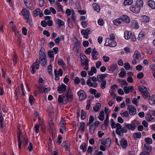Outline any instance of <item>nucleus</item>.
<instances>
[{
	"label": "nucleus",
	"instance_id": "nucleus-24",
	"mask_svg": "<svg viewBox=\"0 0 155 155\" xmlns=\"http://www.w3.org/2000/svg\"><path fill=\"white\" fill-rule=\"evenodd\" d=\"M149 6L152 9L155 8V2L153 1L150 0L148 3Z\"/></svg>",
	"mask_w": 155,
	"mask_h": 155
},
{
	"label": "nucleus",
	"instance_id": "nucleus-13",
	"mask_svg": "<svg viewBox=\"0 0 155 155\" xmlns=\"http://www.w3.org/2000/svg\"><path fill=\"white\" fill-rule=\"evenodd\" d=\"M91 28H87L85 30L82 29L81 31V33L82 35H85L86 34L89 35L91 33Z\"/></svg>",
	"mask_w": 155,
	"mask_h": 155
},
{
	"label": "nucleus",
	"instance_id": "nucleus-21",
	"mask_svg": "<svg viewBox=\"0 0 155 155\" xmlns=\"http://www.w3.org/2000/svg\"><path fill=\"white\" fill-rule=\"evenodd\" d=\"M115 128L117 127L116 130V132L117 134H120V129L121 128L122 126L120 124L118 123H117L116 124L115 126Z\"/></svg>",
	"mask_w": 155,
	"mask_h": 155
},
{
	"label": "nucleus",
	"instance_id": "nucleus-53",
	"mask_svg": "<svg viewBox=\"0 0 155 155\" xmlns=\"http://www.w3.org/2000/svg\"><path fill=\"white\" fill-rule=\"evenodd\" d=\"M121 116L122 117H129V114L128 112L127 111H125L123 113H121L120 114Z\"/></svg>",
	"mask_w": 155,
	"mask_h": 155
},
{
	"label": "nucleus",
	"instance_id": "nucleus-23",
	"mask_svg": "<svg viewBox=\"0 0 155 155\" xmlns=\"http://www.w3.org/2000/svg\"><path fill=\"white\" fill-rule=\"evenodd\" d=\"M120 134H117L118 135H121V133H127V128L125 127V126L124 124V127H121V128L120 129Z\"/></svg>",
	"mask_w": 155,
	"mask_h": 155
},
{
	"label": "nucleus",
	"instance_id": "nucleus-28",
	"mask_svg": "<svg viewBox=\"0 0 155 155\" xmlns=\"http://www.w3.org/2000/svg\"><path fill=\"white\" fill-rule=\"evenodd\" d=\"M4 118L2 115V113H0V128H2L3 125Z\"/></svg>",
	"mask_w": 155,
	"mask_h": 155
},
{
	"label": "nucleus",
	"instance_id": "nucleus-6",
	"mask_svg": "<svg viewBox=\"0 0 155 155\" xmlns=\"http://www.w3.org/2000/svg\"><path fill=\"white\" fill-rule=\"evenodd\" d=\"M100 124V122L99 121H96L92 124L90 126L89 128L90 132L92 134L94 133L95 129L98 127V125Z\"/></svg>",
	"mask_w": 155,
	"mask_h": 155
},
{
	"label": "nucleus",
	"instance_id": "nucleus-16",
	"mask_svg": "<svg viewBox=\"0 0 155 155\" xmlns=\"http://www.w3.org/2000/svg\"><path fill=\"white\" fill-rule=\"evenodd\" d=\"M122 20L121 18L119 19L114 20V25L118 26L119 25L121 24L122 23Z\"/></svg>",
	"mask_w": 155,
	"mask_h": 155
},
{
	"label": "nucleus",
	"instance_id": "nucleus-38",
	"mask_svg": "<svg viewBox=\"0 0 155 155\" xmlns=\"http://www.w3.org/2000/svg\"><path fill=\"white\" fill-rule=\"evenodd\" d=\"M106 144V147H109L111 143V140L110 138H107L105 141Z\"/></svg>",
	"mask_w": 155,
	"mask_h": 155
},
{
	"label": "nucleus",
	"instance_id": "nucleus-14",
	"mask_svg": "<svg viewBox=\"0 0 155 155\" xmlns=\"http://www.w3.org/2000/svg\"><path fill=\"white\" fill-rule=\"evenodd\" d=\"M107 74L98 75L97 76L98 81L99 82H101L102 79L107 77Z\"/></svg>",
	"mask_w": 155,
	"mask_h": 155
},
{
	"label": "nucleus",
	"instance_id": "nucleus-41",
	"mask_svg": "<svg viewBox=\"0 0 155 155\" xmlns=\"http://www.w3.org/2000/svg\"><path fill=\"white\" fill-rule=\"evenodd\" d=\"M23 143L24 147H25L26 146L28 143V138L26 136L23 138Z\"/></svg>",
	"mask_w": 155,
	"mask_h": 155
},
{
	"label": "nucleus",
	"instance_id": "nucleus-62",
	"mask_svg": "<svg viewBox=\"0 0 155 155\" xmlns=\"http://www.w3.org/2000/svg\"><path fill=\"white\" fill-rule=\"evenodd\" d=\"M144 76L143 74V72H140L137 75V78L139 79H141Z\"/></svg>",
	"mask_w": 155,
	"mask_h": 155
},
{
	"label": "nucleus",
	"instance_id": "nucleus-1",
	"mask_svg": "<svg viewBox=\"0 0 155 155\" xmlns=\"http://www.w3.org/2000/svg\"><path fill=\"white\" fill-rule=\"evenodd\" d=\"M45 49L42 47L39 51V54L40 59H37L34 63V64H39L40 60H41L42 62L41 63L42 66H44L46 65L47 64V60L46 58V54L45 52Z\"/></svg>",
	"mask_w": 155,
	"mask_h": 155
},
{
	"label": "nucleus",
	"instance_id": "nucleus-64",
	"mask_svg": "<svg viewBox=\"0 0 155 155\" xmlns=\"http://www.w3.org/2000/svg\"><path fill=\"white\" fill-rule=\"evenodd\" d=\"M38 88L39 89V91L40 93H44V91H45L44 87L41 86H39L38 87Z\"/></svg>",
	"mask_w": 155,
	"mask_h": 155
},
{
	"label": "nucleus",
	"instance_id": "nucleus-56",
	"mask_svg": "<svg viewBox=\"0 0 155 155\" xmlns=\"http://www.w3.org/2000/svg\"><path fill=\"white\" fill-rule=\"evenodd\" d=\"M58 63L59 65H61L63 66H65V64L63 60L61 59L58 61Z\"/></svg>",
	"mask_w": 155,
	"mask_h": 155
},
{
	"label": "nucleus",
	"instance_id": "nucleus-5",
	"mask_svg": "<svg viewBox=\"0 0 155 155\" xmlns=\"http://www.w3.org/2000/svg\"><path fill=\"white\" fill-rule=\"evenodd\" d=\"M116 45V42L114 40L108 38H106V42L104 44L105 46H108L112 47H115Z\"/></svg>",
	"mask_w": 155,
	"mask_h": 155
},
{
	"label": "nucleus",
	"instance_id": "nucleus-58",
	"mask_svg": "<svg viewBox=\"0 0 155 155\" xmlns=\"http://www.w3.org/2000/svg\"><path fill=\"white\" fill-rule=\"evenodd\" d=\"M117 67V65L115 64H113L111 66L110 69H109V71H113L116 68V67Z\"/></svg>",
	"mask_w": 155,
	"mask_h": 155
},
{
	"label": "nucleus",
	"instance_id": "nucleus-15",
	"mask_svg": "<svg viewBox=\"0 0 155 155\" xmlns=\"http://www.w3.org/2000/svg\"><path fill=\"white\" fill-rule=\"evenodd\" d=\"M81 63L83 64L88 63V61L87 60V57L85 55H82V57H81Z\"/></svg>",
	"mask_w": 155,
	"mask_h": 155
},
{
	"label": "nucleus",
	"instance_id": "nucleus-44",
	"mask_svg": "<svg viewBox=\"0 0 155 155\" xmlns=\"http://www.w3.org/2000/svg\"><path fill=\"white\" fill-rule=\"evenodd\" d=\"M124 67L126 69L128 70L129 69L131 70L132 68V67H131L130 64L128 63H126L124 64Z\"/></svg>",
	"mask_w": 155,
	"mask_h": 155
},
{
	"label": "nucleus",
	"instance_id": "nucleus-51",
	"mask_svg": "<svg viewBox=\"0 0 155 155\" xmlns=\"http://www.w3.org/2000/svg\"><path fill=\"white\" fill-rule=\"evenodd\" d=\"M140 53L138 51H135L134 54L133 55V57L134 58L136 59H138L139 58V56L140 54Z\"/></svg>",
	"mask_w": 155,
	"mask_h": 155
},
{
	"label": "nucleus",
	"instance_id": "nucleus-35",
	"mask_svg": "<svg viewBox=\"0 0 155 155\" xmlns=\"http://www.w3.org/2000/svg\"><path fill=\"white\" fill-rule=\"evenodd\" d=\"M24 3L26 6L28 8L31 10H32L33 9V4H33V3H32V4H31V3H30V4L28 5L27 4L28 3V2L27 1V0H26V1H25Z\"/></svg>",
	"mask_w": 155,
	"mask_h": 155
},
{
	"label": "nucleus",
	"instance_id": "nucleus-20",
	"mask_svg": "<svg viewBox=\"0 0 155 155\" xmlns=\"http://www.w3.org/2000/svg\"><path fill=\"white\" fill-rule=\"evenodd\" d=\"M149 102L151 104L155 103V94L151 96L149 99Z\"/></svg>",
	"mask_w": 155,
	"mask_h": 155
},
{
	"label": "nucleus",
	"instance_id": "nucleus-26",
	"mask_svg": "<svg viewBox=\"0 0 155 155\" xmlns=\"http://www.w3.org/2000/svg\"><path fill=\"white\" fill-rule=\"evenodd\" d=\"M21 131H20V134H18V146L20 149H21V144L22 143V140H21L20 138L21 135Z\"/></svg>",
	"mask_w": 155,
	"mask_h": 155
},
{
	"label": "nucleus",
	"instance_id": "nucleus-10",
	"mask_svg": "<svg viewBox=\"0 0 155 155\" xmlns=\"http://www.w3.org/2000/svg\"><path fill=\"white\" fill-rule=\"evenodd\" d=\"M66 86L64 84H62L60 86H59L58 87V90L59 93H61L63 91L66 90Z\"/></svg>",
	"mask_w": 155,
	"mask_h": 155
},
{
	"label": "nucleus",
	"instance_id": "nucleus-29",
	"mask_svg": "<svg viewBox=\"0 0 155 155\" xmlns=\"http://www.w3.org/2000/svg\"><path fill=\"white\" fill-rule=\"evenodd\" d=\"M141 18L142 21L145 22H148L150 19L146 15L142 16Z\"/></svg>",
	"mask_w": 155,
	"mask_h": 155
},
{
	"label": "nucleus",
	"instance_id": "nucleus-17",
	"mask_svg": "<svg viewBox=\"0 0 155 155\" xmlns=\"http://www.w3.org/2000/svg\"><path fill=\"white\" fill-rule=\"evenodd\" d=\"M130 9L132 12L135 13L139 12L140 11V8L137 6L134 7V6H131L130 7Z\"/></svg>",
	"mask_w": 155,
	"mask_h": 155
},
{
	"label": "nucleus",
	"instance_id": "nucleus-39",
	"mask_svg": "<svg viewBox=\"0 0 155 155\" xmlns=\"http://www.w3.org/2000/svg\"><path fill=\"white\" fill-rule=\"evenodd\" d=\"M93 6L94 9L97 12H99L100 11V6L97 4L96 3H94L93 4Z\"/></svg>",
	"mask_w": 155,
	"mask_h": 155
},
{
	"label": "nucleus",
	"instance_id": "nucleus-31",
	"mask_svg": "<svg viewBox=\"0 0 155 155\" xmlns=\"http://www.w3.org/2000/svg\"><path fill=\"white\" fill-rule=\"evenodd\" d=\"M101 104L99 103L96 104V105L94 107L93 110L95 112H97L100 109V107H101Z\"/></svg>",
	"mask_w": 155,
	"mask_h": 155
},
{
	"label": "nucleus",
	"instance_id": "nucleus-7",
	"mask_svg": "<svg viewBox=\"0 0 155 155\" xmlns=\"http://www.w3.org/2000/svg\"><path fill=\"white\" fill-rule=\"evenodd\" d=\"M78 95L79 96V99L81 101L84 100L87 97V95L85 92L82 90L78 91L77 93Z\"/></svg>",
	"mask_w": 155,
	"mask_h": 155
},
{
	"label": "nucleus",
	"instance_id": "nucleus-47",
	"mask_svg": "<svg viewBox=\"0 0 155 155\" xmlns=\"http://www.w3.org/2000/svg\"><path fill=\"white\" fill-rule=\"evenodd\" d=\"M85 124L84 122H81L80 123L79 129H81L83 131H84L85 130Z\"/></svg>",
	"mask_w": 155,
	"mask_h": 155
},
{
	"label": "nucleus",
	"instance_id": "nucleus-45",
	"mask_svg": "<svg viewBox=\"0 0 155 155\" xmlns=\"http://www.w3.org/2000/svg\"><path fill=\"white\" fill-rule=\"evenodd\" d=\"M145 140L146 143H147V144L149 145L151 144L152 143V139L150 137H147L145 139Z\"/></svg>",
	"mask_w": 155,
	"mask_h": 155
},
{
	"label": "nucleus",
	"instance_id": "nucleus-61",
	"mask_svg": "<svg viewBox=\"0 0 155 155\" xmlns=\"http://www.w3.org/2000/svg\"><path fill=\"white\" fill-rule=\"evenodd\" d=\"M22 34L25 35H27V29L26 28L23 27L22 28Z\"/></svg>",
	"mask_w": 155,
	"mask_h": 155
},
{
	"label": "nucleus",
	"instance_id": "nucleus-52",
	"mask_svg": "<svg viewBox=\"0 0 155 155\" xmlns=\"http://www.w3.org/2000/svg\"><path fill=\"white\" fill-rule=\"evenodd\" d=\"M109 118L108 115H107L106 117L105 120H104V124L105 125V127H107L108 126V124H109Z\"/></svg>",
	"mask_w": 155,
	"mask_h": 155
},
{
	"label": "nucleus",
	"instance_id": "nucleus-9",
	"mask_svg": "<svg viewBox=\"0 0 155 155\" xmlns=\"http://www.w3.org/2000/svg\"><path fill=\"white\" fill-rule=\"evenodd\" d=\"M127 110H128L129 113L130 115H134L136 113V109L134 106L128 105L127 107Z\"/></svg>",
	"mask_w": 155,
	"mask_h": 155
},
{
	"label": "nucleus",
	"instance_id": "nucleus-59",
	"mask_svg": "<svg viewBox=\"0 0 155 155\" xmlns=\"http://www.w3.org/2000/svg\"><path fill=\"white\" fill-rule=\"evenodd\" d=\"M34 99V97L32 95H31L29 98V102L30 104L32 105L34 103L33 100Z\"/></svg>",
	"mask_w": 155,
	"mask_h": 155
},
{
	"label": "nucleus",
	"instance_id": "nucleus-54",
	"mask_svg": "<svg viewBox=\"0 0 155 155\" xmlns=\"http://www.w3.org/2000/svg\"><path fill=\"white\" fill-rule=\"evenodd\" d=\"M52 66L51 64H50V65L48 66V73L49 74H52V73L51 72L52 70Z\"/></svg>",
	"mask_w": 155,
	"mask_h": 155
},
{
	"label": "nucleus",
	"instance_id": "nucleus-55",
	"mask_svg": "<svg viewBox=\"0 0 155 155\" xmlns=\"http://www.w3.org/2000/svg\"><path fill=\"white\" fill-rule=\"evenodd\" d=\"M110 123H111V127L112 128L114 129L115 128L116 124L114 120L112 119L110 120Z\"/></svg>",
	"mask_w": 155,
	"mask_h": 155
},
{
	"label": "nucleus",
	"instance_id": "nucleus-22",
	"mask_svg": "<svg viewBox=\"0 0 155 155\" xmlns=\"http://www.w3.org/2000/svg\"><path fill=\"white\" fill-rule=\"evenodd\" d=\"M145 118L146 120L148 122L151 121L154 119L153 117H152L150 113L147 114L146 115Z\"/></svg>",
	"mask_w": 155,
	"mask_h": 155
},
{
	"label": "nucleus",
	"instance_id": "nucleus-36",
	"mask_svg": "<svg viewBox=\"0 0 155 155\" xmlns=\"http://www.w3.org/2000/svg\"><path fill=\"white\" fill-rule=\"evenodd\" d=\"M121 70H123V71H120L119 74V76L120 77L123 78L125 77L126 73V72L124 71V68H122Z\"/></svg>",
	"mask_w": 155,
	"mask_h": 155
},
{
	"label": "nucleus",
	"instance_id": "nucleus-2",
	"mask_svg": "<svg viewBox=\"0 0 155 155\" xmlns=\"http://www.w3.org/2000/svg\"><path fill=\"white\" fill-rule=\"evenodd\" d=\"M139 91L142 93L144 99H146L150 97L149 93L147 91V88L143 86H140L138 87Z\"/></svg>",
	"mask_w": 155,
	"mask_h": 155
},
{
	"label": "nucleus",
	"instance_id": "nucleus-40",
	"mask_svg": "<svg viewBox=\"0 0 155 155\" xmlns=\"http://www.w3.org/2000/svg\"><path fill=\"white\" fill-rule=\"evenodd\" d=\"M57 22L58 25L59 27L63 26L64 24V23L63 21L62 20L59 19L57 20Z\"/></svg>",
	"mask_w": 155,
	"mask_h": 155
},
{
	"label": "nucleus",
	"instance_id": "nucleus-43",
	"mask_svg": "<svg viewBox=\"0 0 155 155\" xmlns=\"http://www.w3.org/2000/svg\"><path fill=\"white\" fill-rule=\"evenodd\" d=\"M136 3L138 8L142 7L143 5V2L142 0H137Z\"/></svg>",
	"mask_w": 155,
	"mask_h": 155
},
{
	"label": "nucleus",
	"instance_id": "nucleus-48",
	"mask_svg": "<svg viewBox=\"0 0 155 155\" xmlns=\"http://www.w3.org/2000/svg\"><path fill=\"white\" fill-rule=\"evenodd\" d=\"M106 81L105 80L102 81L101 84V88L102 89H104L106 87Z\"/></svg>",
	"mask_w": 155,
	"mask_h": 155
},
{
	"label": "nucleus",
	"instance_id": "nucleus-57",
	"mask_svg": "<svg viewBox=\"0 0 155 155\" xmlns=\"http://www.w3.org/2000/svg\"><path fill=\"white\" fill-rule=\"evenodd\" d=\"M39 125L38 124H36L34 126V130L36 133H38L39 131Z\"/></svg>",
	"mask_w": 155,
	"mask_h": 155
},
{
	"label": "nucleus",
	"instance_id": "nucleus-32",
	"mask_svg": "<svg viewBox=\"0 0 155 155\" xmlns=\"http://www.w3.org/2000/svg\"><path fill=\"white\" fill-rule=\"evenodd\" d=\"M87 145L85 143H83L80 146V148L82 150L83 152H85L87 150Z\"/></svg>",
	"mask_w": 155,
	"mask_h": 155
},
{
	"label": "nucleus",
	"instance_id": "nucleus-18",
	"mask_svg": "<svg viewBox=\"0 0 155 155\" xmlns=\"http://www.w3.org/2000/svg\"><path fill=\"white\" fill-rule=\"evenodd\" d=\"M141 137V134L140 132L134 133L133 136V137L135 139L137 138H140Z\"/></svg>",
	"mask_w": 155,
	"mask_h": 155
},
{
	"label": "nucleus",
	"instance_id": "nucleus-3",
	"mask_svg": "<svg viewBox=\"0 0 155 155\" xmlns=\"http://www.w3.org/2000/svg\"><path fill=\"white\" fill-rule=\"evenodd\" d=\"M138 122L136 120H134L132 122L131 124L127 123H124L125 126V127L127 128V130L134 131L135 129L137 124Z\"/></svg>",
	"mask_w": 155,
	"mask_h": 155
},
{
	"label": "nucleus",
	"instance_id": "nucleus-30",
	"mask_svg": "<svg viewBox=\"0 0 155 155\" xmlns=\"http://www.w3.org/2000/svg\"><path fill=\"white\" fill-rule=\"evenodd\" d=\"M144 35L143 32H140L139 34L137 39L141 41L144 38Z\"/></svg>",
	"mask_w": 155,
	"mask_h": 155
},
{
	"label": "nucleus",
	"instance_id": "nucleus-60",
	"mask_svg": "<svg viewBox=\"0 0 155 155\" xmlns=\"http://www.w3.org/2000/svg\"><path fill=\"white\" fill-rule=\"evenodd\" d=\"M48 55L49 57L51 58H54V55L52 51H49L48 52Z\"/></svg>",
	"mask_w": 155,
	"mask_h": 155
},
{
	"label": "nucleus",
	"instance_id": "nucleus-11",
	"mask_svg": "<svg viewBox=\"0 0 155 155\" xmlns=\"http://www.w3.org/2000/svg\"><path fill=\"white\" fill-rule=\"evenodd\" d=\"M120 143L121 147L125 149L127 146V140L124 139H122L120 142Z\"/></svg>",
	"mask_w": 155,
	"mask_h": 155
},
{
	"label": "nucleus",
	"instance_id": "nucleus-34",
	"mask_svg": "<svg viewBox=\"0 0 155 155\" xmlns=\"http://www.w3.org/2000/svg\"><path fill=\"white\" fill-rule=\"evenodd\" d=\"M132 25L135 28H138L139 27V25L138 23L136 21L134 20L131 22Z\"/></svg>",
	"mask_w": 155,
	"mask_h": 155
},
{
	"label": "nucleus",
	"instance_id": "nucleus-46",
	"mask_svg": "<svg viewBox=\"0 0 155 155\" xmlns=\"http://www.w3.org/2000/svg\"><path fill=\"white\" fill-rule=\"evenodd\" d=\"M133 0H125L124 1V4L125 5H130L133 3Z\"/></svg>",
	"mask_w": 155,
	"mask_h": 155
},
{
	"label": "nucleus",
	"instance_id": "nucleus-42",
	"mask_svg": "<svg viewBox=\"0 0 155 155\" xmlns=\"http://www.w3.org/2000/svg\"><path fill=\"white\" fill-rule=\"evenodd\" d=\"M81 118L82 120L84 119L86 117V114L85 111H84L83 109L81 110Z\"/></svg>",
	"mask_w": 155,
	"mask_h": 155
},
{
	"label": "nucleus",
	"instance_id": "nucleus-19",
	"mask_svg": "<svg viewBox=\"0 0 155 155\" xmlns=\"http://www.w3.org/2000/svg\"><path fill=\"white\" fill-rule=\"evenodd\" d=\"M131 35V32L130 31H127L124 33V36L125 38L127 39H129Z\"/></svg>",
	"mask_w": 155,
	"mask_h": 155
},
{
	"label": "nucleus",
	"instance_id": "nucleus-49",
	"mask_svg": "<svg viewBox=\"0 0 155 155\" xmlns=\"http://www.w3.org/2000/svg\"><path fill=\"white\" fill-rule=\"evenodd\" d=\"M49 126L52 131H54L55 129L54 128V123L52 121H51L49 122Z\"/></svg>",
	"mask_w": 155,
	"mask_h": 155
},
{
	"label": "nucleus",
	"instance_id": "nucleus-37",
	"mask_svg": "<svg viewBox=\"0 0 155 155\" xmlns=\"http://www.w3.org/2000/svg\"><path fill=\"white\" fill-rule=\"evenodd\" d=\"M65 97V96L64 95H59L58 96V101L60 103H63L64 102V99L63 98H64Z\"/></svg>",
	"mask_w": 155,
	"mask_h": 155
},
{
	"label": "nucleus",
	"instance_id": "nucleus-12",
	"mask_svg": "<svg viewBox=\"0 0 155 155\" xmlns=\"http://www.w3.org/2000/svg\"><path fill=\"white\" fill-rule=\"evenodd\" d=\"M121 18L122 23L125 22L127 23H128L130 22V19L129 17L127 16L123 15Z\"/></svg>",
	"mask_w": 155,
	"mask_h": 155
},
{
	"label": "nucleus",
	"instance_id": "nucleus-25",
	"mask_svg": "<svg viewBox=\"0 0 155 155\" xmlns=\"http://www.w3.org/2000/svg\"><path fill=\"white\" fill-rule=\"evenodd\" d=\"M104 111H101L99 114V116L98 117V119L101 121L104 120Z\"/></svg>",
	"mask_w": 155,
	"mask_h": 155
},
{
	"label": "nucleus",
	"instance_id": "nucleus-50",
	"mask_svg": "<svg viewBox=\"0 0 155 155\" xmlns=\"http://www.w3.org/2000/svg\"><path fill=\"white\" fill-rule=\"evenodd\" d=\"M109 92L110 94L112 97L113 99H115L116 97V95L115 94L113 90H111L109 91Z\"/></svg>",
	"mask_w": 155,
	"mask_h": 155
},
{
	"label": "nucleus",
	"instance_id": "nucleus-8",
	"mask_svg": "<svg viewBox=\"0 0 155 155\" xmlns=\"http://www.w3.org/2000/svg\"><path fill=\"white\" fill-rule=\"evenodd\" d=\"M21 14L25 16V19L28 20L29 19L30 12L27 9L25 8L23 9L21 12Z\"/></svg>",
	"mask_w": 155,
	"mask_h": 155
},
{
	"label": "nucleus",
	"instance_id": "nucleus-27",
	"mask_svg": "<svg viewBox=\"0 0 155 155\" xmlns=\"http://www.w3.org/2000/svg\"><path fill=\"white\" fill-rule=\"evenodd\" d=\"M143 148L145 150H147V152H150L152 150L151 147L149 145L147 144L144 145Z\"/></svg>",
	"mask_w": 155,
	"mask_h": 155
},
{
	"label": "nucleus",
	"instance_id": "nucleus-4",
	"mask_svg": "<svg viewBox=\"0 0 155 155\" xmlns=\"http://www.w3.org/2000/svg\"><path fill=\"white\" fill-rule=\"evenodd\" d=\"M66 92V94L65 96L66 97V98L64 99V101L67 102L68 101H71L73 99V94L71 88H68Z\"/></svg>",
	"mask_w": 155,
	"mask_h": 155
},
{
	"label": "nucleus",
	"instance_id": "nucleus-63",
	"mask_svg": "<svg viewBox=\"0 0 155 155\" xmlns=\"http://www.w3.org/2000/svg\"><path fill=\"white\" fill-rule=\"evenodd\" d=\"M124 90L126 94H128L130 92L129 87L127 86L124 87Z\"/></svg>",
	"mask_w": 155,
	"mask_h": 155
},
{
	"label": "nucleus",
	"instance_id": "nucleus-33",
	"mask_svg": "<svg viewBox=\"0 0 155 155\" xmlns=\"http://www.w3.org/2000/svg\"><path fill=\"white\" fill-rule=\"evenodd\" d=\"M20 92V89L19 87H18L16 88L15 91V99L17 100L18 98V94Z\"/></svg>",
	"mask_w": 155,
	"mask_h": 155
}]
</instances>
